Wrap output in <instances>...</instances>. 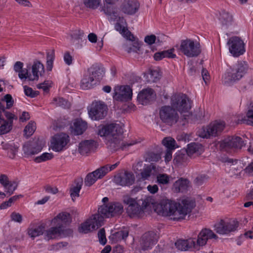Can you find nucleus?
Masks as SVG:
<instances>
[{
    "mask_svg": "<svg viewBox=\"0 0 253 253\" xmlns=\"http://www.w3.org/2000/svg\"><path fill=\"white\" fill-rule=\"evenodd\" d=\"M170 106L166 105L162 107L159 112V117L162 122L167 125L172 126L178 120L179 116L177 111L184 117H189L191 113L190 110L192 102L189 97L183 93H176L170 97Z\"/></svg>",
    "mask_w": 253,
    "mask_h": 253,
    "instance_id": "f257e3e1",
    "label": "nucleus"
},
{
    "mask_svg": "<svg viewBox=\"0 0 253 253\" xmlns=\"http://www.w3.org/2000/svg\"><path fill=\"white\" fill-rule=\"evenodd\" d=\"M195 205V202L189 198H184L178 203L169 199H163L156 202L154 199L152 209L160 215L170 220H179L183 219Z\"/></svg>",
    "mask_w": 253,
    "mask_h": 253,
    "instance_id": "f03ea898",
    "label": "nucleus"
},
{
    "mask_svg": "<svg viewBox=\"0 0 253 253\" xmlns=\"http://www.w3.org/2000/svg\"><path fill=\"white\" fill-rule=\"evenodd\" d=\"M97 133L104 139L108 147L113 150L124 149L126 146L134 145L142 141L141 139L139 138L125 144L123 141V128L121 125L117 123L100 125L97 127Z\"/></svg>",
    "mask_w": 253,
    "mask_h": 253,
    "instance_id": "7ed1b4c3",
    "label": "nucleus"
},
{
    "mask_svg": "<svg viewBox=\"0 0 253 253\" xmlns=\"http://www.w3.org/2000/svg\"><path fill=\"white\" fill-rule=\"evenodd\" d=\"M123 201L128 205L126 212L130 217H141L145 212L149 213L151 211L154 198L151 197H146L142 200L141 207L136 199L128 196L125 197Z\"/></svg>",
    "mask_w": 253,
    "mask_h": 253,
    "instance_id": "20e7f679",
    "label": "nucleus"
},
{
    "mask_svg": "<svg viewBox=\"0 0 253 253\" xmlns=\"http://www.w3.org/2000/svg\"><path fill=\"white\" fill-rule=\"evenodd\" d=\"M70 214L66 212L59 213L51 220L53 226L46 232L47 238L54 239L65 236V227L71 221Z\"/></svg>",
    "mask_w": 253,
    "mask_h": 253,
    "instance_id": "39448f33",
    "label": "nucleus"
},
{
    "mask_svg": "<svg viewBox=\"0 0 253 253\" xmlns=\"http://www.w3.org/2000/svg\"><path fill=\"white\" fill-rule=\"evenodd\" d=\"M114 28L128 41L125 45V49L128 53L137 52L140 50L141 43L128 30L125 19L115 23Z\"/></svg>",
    "mask_w": 253,
    "mask_h": 253,
    "instance_id": "423d86ee",
    "label": "nucleus"
},
{
    "mask_svg": "<svg viewBox=\"0 0 253 253\" xmlns=\"http://www.w3.org/2000/svg\"><path fill=\"white\" fill-rule=\"evenodd\" d=\"M248 66L246 62L241 61L227 69L222 77L223 82L230 84L240 80L247 72Z\"/></svg>",
    "mask_w": 253,
    "mask_h": 253,
    "instance_id": "0eeeda50",
    "label": "nucleus"
},
{
    "mask_svg": "<svg viewBox=\"0 0 253 253\" xmlns=\"http://www.w3.org/2000/svg\"><path fill=\"white\" fill-rule=\"evenodd\" d=\"M103 6L100 7V12H103L107 16L108 21L112 23L121 22L122 19H125L120 12V10L115 3L118 0H103Z\"/></svg>",
    "mask_w": 253,
    "mask_h": 253,
    "instance_id": "6e6552de",
    "label": "nucleus"
},
{
    "mask_svg": "<svg viewBox=\"0 0 253 253\" xmlns=\"http://www.w3.org/2000/svg\"><path fill=\"white\" fill-rule=\"evenodd\" d=\"M70 143L69 135L66 133L59 132L51 136L49 148L55 152H61L66 150Z\"/></svg>",
    "mask_w": 253,
    "mask_h": 253,
    "instance_id": "1a4fd4ad",
    "label": "nucleus"
},
{
    "mask_svg": "<svg viewBox=\"0 0 253 253\" xmlns=\"http://www.w3.org/2000/svg\"><path fill=\"white\" fill-rule=\"evenodd\" d=\"M104 204L98 208V212L105 217L113 216L117 214L121 213L123 211V206L118 202L110 203L105 204L108 201L107 197H104L102 200Z\"/></svg>",
    "mask_w": 253,
    "mask_h": 253,
    "instance_id": "9d476101",
    "label": "nucleus"
},
{
    "mask_svg": "<svg viewBox=\"0 0 253 253\" xmlns=\"http://www.w3.org/2000/svg\"><path fill=\"white\" fill-rule=\"evenodd\" d=\"M103 217L99 213L91 215L81 224L79 228L80 232L87 233L98 228L101 225Z\"/></svg>",
    "mask_w": 253,
    "mask_h": 253,
    "instance_id": "9b49d317",
    "label": "nucleus"
},
{
    "mask_svg": "<svg viewBox=\"0 0 253 253\" xmlns=\"http://www.w3.org/2000/svg\"><path fill=\"white\" fill-rule=\"evenodd\" d=\"M225 127L223 121H215L211 123L206 127H202L197 131L198 135L202 138L214 136L221 132Z\"/></svg>",
    "mask_w": 253,
    "mask_h": 253,
    "instance_id": "f8f14e48",
    "label": "nucleus"
},
{
    "mask_svg": "<svg viewBox=\"0 0 253 253\" xmlns=\"http://www.w3.org/2000/svg\"><path fill=\"white\" fill-rule=\"evenodd\" d=\"M217 236L211 229H203L198 234L197 238L191 237L193 241L195 251L200 250L205 246L209 239H216Z\"/></svg>",
    "mask_w": 253,
    "mask_h": 253,
    "instance_id": "ddd939ff",
    "label": "nucleus"
},
{
    "mask_svg": "<svg viewBox=\"0 0 253 253\" xmlns=\"http://www.w3.org/2000/svg\"><path fill=\"white\" fill-rule=\"evenodd\" d=\"M237 228V222L231 219H221L214 226V230L220 235H228L236 231Z\"/></svg>",
    "mask_w": 253,
    "mask_h": 253,
    "instance_id": "4468645a",
    "label": "nucleus"
},
{
    "mask_svg": "<svg viewBox=\"0 0 253 253\" xmlns=\"http://www.w3.org/2000/svg\"><path fill=\"white\" fill-rule=\"evenodd\" d=\"M179 49L184 55L190 57L197 56L201 52L199 43L190 39L182 41Z\"/></svg>",
    "mask_w": 253,
    "mask_h": 253,
    "instance_id": "2eb2a0df",
    "label": "nucleus"
},
{
    "mask_svg": "<svg viewBox=\"0 0 253 253\" xmlns=\"http://www.w3.org/2000/svg\"><path fill=\"white\" fill-rule=\"evenodd\" d=\"M227 45L229 52L234 57L243 55L246 51L244 41L238 37H232L229 39Z\"/></svg>",
    "mask_w": 253,
    "mask_h": 253,
    "instance_id": "dca6fc26",
    "label": "nucleus"
},
{
    "mask_svg": "<svg viewBox=\"0 0 253 253\" xmlns=\"http://www.w3.org/2000/svg\"><path fill=\"white\" fill-rule=\"evenodd\" d=\"M132 95V89L128 85H117L114 87L112 97L115 100L127 101L131 99Z\"/></svg>",
    "mask_w": 253,
    "mask_h": 253,
    "instance_id": "f3484780",
    "label": "nucleus"
},
{
    "mask_svg": "<svg viewBox=\"0 0 253 253\" xmlns=\"http://www.w3.org/2000/svg\"><path fill=\"white\" fill-rule=\"evenodd\" d=\"M89 117L92 120H99L103 119L107 113V107L100 102H94L92 103L88 109Z\"/></svg>",
    "mask_w": 253,
    "mask_h": 253,
    "instance_id": "a211bd4d",
    "label": "nucleus"
},
{
    "mask_svg": "<svg viewBox=\"0 0 253 253\" xmlns=\"http://www.w3.org/2000/svg\"><path fill=\"white\" fill-rule=\"evenodd\" d=\"M219 147L222 150L228 151L231 149H241L244 143L240 137L229 136L219 142Z\"/></svg>",
    "mask_w": 253,
    "mask_h": 253,
    "instance_id": "6ab92c4d",
    "label": "nucleus"
},
{
    "mask_svg": "<svg viewBox=\"0 0 253 253\" xmlns=\"http://www.w3.org/2000/svg\"><path fill=\"white\" fill-rule=\"evenodd\" d=\"M140 3L138 0H124L121 7V11L127 15H133L139 10Z\"/></svg>",
    "mask_w": 253,
    "mask_h": 253,
    "instance_id": "aec40b11",
    "label": "nucleus"
},
{
    "mask_svg": "<svg viewBox=\"0 0 253 253\" xmlns=\"http://www.w3.org/2000/svg\"><path fill=\"white\" fill-rule=\"evenodd\" d=\"M158 238V235L154 231H150L145 233L140 241L142 249L145 250L152 248L156 244Z\"/></svg>",
    "mask_w": 253,
    "mask_h": 253,
    "instance_id": "412c9836",
    "label": "nucleus"
},
{
    "mask_svg": "<svg viewBox=\"0 0 253 253\" xmlns=\"http://www.w3.org/2000/svg\"><path fill=\"white\" fill-rule=\"evenodd\" d=\"M42 150V147L34 142L25 143L22 148L23 156L26 158H31Z\"/></svg>",
    "mask_w": 253,
    "mask_h": 253,
    "instance_id": "4be33fe9",
    "label": "nucleus"
},
{
    "mask_svg": "<svg viewBox=\"0 0 253 253\" xmlns=\"http://www.w3.org/2000/svg\"><path fill=\"white\" fill-rule=\"evenodd\" d=\"M44 73V68L43 64L39 61H35L32 66L31 72L28 71L27 80L31 81H37L39 77L42 76Z\"/></svg>",
    "mask_w": 253,
    "mask_h": 253,
    "instance_id": "5701e85b",
    "label": "nucleus"
},
{
    "mask_svg": "<svg viewBox=\"0 0 253 253\" xmlns=\"http://www.w3.org/2000/svg\"><path fill=\"white\" fill-rule=\"evenodd\" d=\"M115 181L116 183L122 186H130L134 182L135 177L132 172L126 171L124 173L116 175Z\"/></svg>",
    "mask_w": 253,
    "mask_h": 253,
    "instance_id": "b1692460",
    "label": "nucleus"
},
{
    "mask_svg": "<svg viewBox=\"0 0 253 253\" xmlns=\"http://www.w3.org/2000/svg\"><path fill=\"white\" fill-rule=\"evenodd\" d=\"M156 94L151 88L143 89L137 96L138 101L142 105H146L154 99Z\"/></svg>",
    "mask_w": 253,
    "mask_h": 253,
    "instance_id": "393cba45",
    "label": "nucleus"
},
{
    "mask_svg": "<svg viewBox=\"0 0 253 253\" xmlns=\"http://www.w3.org/2000/svg\"><path fill=\"white\" fill-rule=\"evenodd\" d=\"M97 146V143L94 140H84L80 143L78 150L82 155H84L94 151Z\"/></svg>",
    "mask_w": 253,
    "mask_h": 253,
    "instance_id": "a878e982",
    "label": "nucleus"
},
{
    "mask_svg": "<svg viewBox=\"0 0 253 253\" xmlns=\"http://www.w3.org/2000/svg\"><path fill=\"white\" fill-rule=\"evenodd\" d=\"M128 235V230L127 228H123L118 231H112L109 237L112 243H116L122 240H125Z\"/></svg>",
    "mask_w": 253,
    "mask_h": 253,
    "instance_id": "bb28decb",
    "label": "nucleus"
},
{
    "mask_svg": "<svg viewBox=\"0 0 253 253\" xmlns=\"http://www.w3.org/2000/svg\"><path fill=\"white\" fill-rule=\"evenodd\" d=\"M71 131L74 135L82 134L86 129L87 124L81 119L74 120L71 125Z\"/></svg>",
    "mask_w": 253,
    "mask_h": 253,
    "instance_id": "cd10ccee",
    "label": "nucleus"
},
{
    "mask_svg": "<svg viewBox=\"0 0 253 253\" xmlns=\"http://www.w3.org/2000/svg\"><path fill=\"white\" fill-rule=\"evenodd\" d=\"M204 151L202 145L199 143H191L187 146V154L190 157H196L200 155Z\"/></svg>",
    "mask_w": 253,
    "mask_h": 253,
    "instance_id": "c85d7f7f",
    "label": "nucleus"
},
{
    "mask_svg": "<svg viewBox=\"0 0 253 253\" xmlns=\"http://www.w3.org/2000/svg\"><path fill=\"white\" fill-rule=\"evenodd\" d=\"M176 248L180 251H194L193 241L191 238L187 240H178L175 243Z\"/></svg>",
    "mask_w": 253,
    "mask_h": 253,
    "instance_id": "c756f323",
    "label": "nucleus"
},
{
    "mask_svg": "<svg viewBox=\"0 0 253 253\" xmlns=\"http://www.w3.org/2000/svg\"><path fill=\"white\" fill-rule=\"evenodd\" d=\"M103 174L101 172L100 169H98L91 173L87 175L85 179V184L90 186L92 185L98 179L103 177Z\"/></svg>",
    "mask_w": 253,
    "mask_h": 253,
    "instance_id": "7c9ffc66",
    "label": "nucleus"
},
{
    "mask_svg": "<svg viewBox=\"0 0 253 253\" xmlns=\"http://www.w3.org/2000/svg\"><path fill=\"white\" fill-rule=\"evenodd\" d=\"M189 186V181L187 179L182 178L178 179L173 185V188L176 192H184L188 189Z\"/></svg>",
    "mask_w": 253,
    "mask_h": 253,
    "instance_id": "2f4dec72",
    "label": "nucleus"
},
{
    "mask_svg": "<svg viewBox=\"0 0 253 253\" xmlns=\"http://www.w3.org/2000/svg\"><path fill=\"white\" fill-rule=\"evenodd\" d=\"M23 63L20 61H17L14 65L13 69L15 72L18 73L19 79L22 81L27 79L28 70L23 69Z\"/></svg>",
    "mask_w": 253,
    "mask_h": 253,
    "instance_id": "473e14b6",
    "label": "nucleus"
},
{
    "mask_svg": "<svg viewBox=\"0 0 253 253\" xmlns=\"http://www.w3.org/2000/svg\"><path fill=\"white\" fill-rule=\"evenodd\" d=\"M94 79L87 73L85 74L81 82V87L84 90L91 88L95 84Z\"/></svg>",
    "mask_w": 253,
    "mask_h": 253,
    "instance_id": "72a5a7b5",
    "label": "nucleus"
},
{
    "mask_svg": "<svg viewBox=\"0 0 253 253\" xmlns=\"http://www.w3.org/2000/svg\"><path fill=\"white\" fill-rule=\"evenodd\" d=\"M2 148L4 150H7L9 153V157L11 159H13L16 154L18 146L15 145L12 142H1V144Z\"/></svg>",
    "mask_w": 253,
    "mask_h": 253,
    "instance_id": "f704fd0d",
    "label": "nucleus"
},
{
    "mask_svg": "<svg viewBox=\"0 0 253 253\" xmlns=\"http://www.w3.org/2000/svg\"><path fill=\"white\" fill-rule=\"evenodd\" d=\"M161 76L160 70L158 68L150 69L146 75L147 81L150 83L157 82Z\"/></svg>",
    "mask_w": 253,
    "mask_h": 253,
    "instance_id": "c9c22d12",
    "label": "nucleus"
},
{
    "mask_svg": "<svg viewBox=\"0 0 253 253\" xmlns=\"http://www.w3.org/2000/svg\"><path fill=\"white\" fill-rule=\"evenodd\" d=\"M175 57L176 55L174 53V49L173 48L158 52L154 55V58L156 61H160L164 58H173Z\"/></svg>",
    "mask_w": 253,
    "mask_h": 253,
    "instance_id": "e433bc0d",
    "label": "nucleus"
},
{
    "mask_svg": "<svg viewBox=\"0 0 253 253\" xmlns=\"http://www.w3.org/2000/svg\"><path fill=\"white\" fill-rule=\"evenodd\" d=\"M82 3L87 8L91 10L99 9L100 11V7L103 6L102 0H82Z\"/></svg>",
    "mask_w": 253,
    "mask_h": 253,
    "instance_id": "4c0bfd02",
    "label": "nucleus"
},
{
    "mask_svg": "<svg viewBox=\"0 0 253 253\" xmlns=\"http://www.w3.org/2000/svg\"><path fill=\"white\" fill-rule=\"evenodd\" d=\"M43 232V227L42 226L30 225L27 229V234L32 239L42 235Z\"/></svg>",
    "mask_w": 253,
    "mask_h": 253,
    "instance_id": "58836bf2",
    "label": "nucleus"
},
{
    "mask_svg": "<svg viewBox=\"0 0 253 253\" xmlns=\"http://www.w3.org/2000/svg\"><path fill=\"white\" fill-rule=\"evenodd\" d=\"M157 182L161 186L169 185L172 180V177L166 173H159L156 177Z\"/></svg>",
    "mask_w": 253,
    "mask_h": 253,
    "instance_id": "ea45409f",
    "label": "nucleus"
},
{
    "mask_svg": "<svg viewBox=\"0 0 253 253\" xmlns=\"http://www.w3.org/2000/svg\"><path fill=\"white\" fill-rule=\"evenodd\" d=\"M87 74L92 76L95 82L96 80L99 79L103 76L104 70L102 68L92 67L88 70Z\"/></svg>",
    "mask_w": 253,
    "mask_h": 253,
    "instance_id": "a19ab883",
    "label": "nucleus"
},
{
    "mask_svg": "<svg viewBox=\"0 0 253 253\" xmlns=\"http://www.w3.org/2000/svg\"><path fill=\"white\" fill-rule=\"evenodd\" d=\"M238 121L253 126V106L248 110L246 116H241Z\"/></svg>",
    "mask_w": 253,
    "mask_h": 253,
    "instance_id": "79ce46f5",
    "label": "nucleus"
},
{
    "mask_svg": "<svg viewBox=\"0 0 253 253\" xmlns=\"http://www.w3.org/2000/svg\"><path fill=\"white\" fill-rule=\"evenodd\" d=\"M55 59V51L53 49H49L46 52V68L51 71L53 68V62Z\"/></svg>",
    "mask_w": 253,
    "mask_h": 253,
    "instance_id": "37998d69",
    "label": "nucleus"
},
{
    "mask_svg": "<svg viewBox=\"0 0 253 253\" xmlns=\"http://www.w3.org/2000/svg\"><path fill=\"white\" fill-rule=\"evenodd\" d=\"M162 143L168 150H174L178 147L175 140L170 137L164 138L162 141Z\"/></svg>",
    "mask_w": 253,
    "mask_h": 253,
    "instance_id": "c03bdc74",
    "label": "nucleus"
},
{
    "mask_svg": "<svg viewBox=\"0 0 253 253\" xmlns=\"http://www.w3.org/2000/svg\"><path fill=\"white\" fill-rule=\"evenodd\" d=\"M155 169V167L152 164L145 166L143 171L141 172V178L143 180L148 179L151 176L152 170H154Z\"/></svg>",
    "mask_w": 253,
    "mask_h": 253,
    "instance_id": "a18cd8bd",
    "label": "nucleus"
},
{
    "mask_svg": "<svg viewBox=\"0 0 253 253\" xmlns=\"http://www.w3.org/2000/svg\"><path fill=\"white\" fill-rule=\"evenodd\" d=\"M82 188V183L78 182L76 183L75 186L72 187L70 189V195L73 201H74L77 197L79 196V193Z\"/></svg>",
    "mask_w": 253,
    "mask_h": 253,
    "instance_id": "49530a36",
    "label": "nucleus"
},
{
    "mask_svg": "<svg viewBox=\"0 0 253 253\" xmlns=\"http://www.w3.org/2000/svg\"><path fill=\"white\" fill-rule=\"evenodd\" d=\"M36 129V126L35 123L34 122H30L25 127L24 130V134L27 137H29L34 133Z\"/></svg>",
    "mask_w": 253,
    "mask_h": 253,
    "instance_id": "de8ad7c7",
    "label": "nucleus"
},
{
    "mask_svg": "<svg viewBox=\"0 0 253 253\" xmlns=\"http://www.w3.org/2000/svg\"><path fill=\"white\" fill-rule=\"evenodd\" d=\"M53 157V155L51 153H43L40 156L37 157L35 158L34 161L35 162L40 163L42 162H45L52 159Z\"/></svg>",
    "mask_w": 253,
    "mask_h": 253,
    "instance_id": "09e8293b",
    "label": "nucleus"
},
{
    "mask_svg": "<svg viewBox=\"0 0 253 253\" xmlns=\"http://www.w3.org/2000/svg\"><path fill=\"white\" fill-rule=\"evenodd\" d=\"M52 103L55 105L61 106L63 108H68L70 106L68 101L60 97L54 98Z\"/></svg>",
    "mask_w": 253,
    "mask_h": 253,
    "instance_id": "8fccbe9b",
    "label": "nucleus"
},
{
    "mask_svg": "<svg viewBox=\"0 0 253 253\" xmlns=\"http://www.w3.org/2000/svg\"><path fill=\"white\" fill-rule=\"evenodd\" d=\"M52 85L53 83L51 81L46 80L42 83L38 84L37 85V87L38 89H42L45 92H47Z\"/></svg>",
    "mask_w": 253,
    "mask_h": 253,
    "instance_id": "3c124183",
    "label": "nucleus"
},
{
    "mask_svg": "<svg viewBox=\"0 0 253 253\" xmlns=\"http://www.w3.org/2000/svg\"><path fill=\"white\" fill-rule=\"evenodd\" d=\"M17 187V183L15 181H10L4 187L5 192L9 194V195H11L13 192L16 190Z\"/></svg>",
    "mask_w": 253,
    "mask_h": 253,
    "instance_id": "603ef678",
    "label": "nucleus"
},
{
    "mask_svg": "<svg viewBox=\"0 0 253 253\" xmlns=\"http://www.w3.org/2000/svg\"><path fill=\"white\" fill-rule=\"evenodd\" d=\"M221 161L224 164V166L226 168L233 167L232 168L233 169H236L238 168L237 167L236 168L234 167L236 165L238 164H240V162H238L237 160H233L228 158H223Z\"/></svg>",
    "mask_w": 253,
    "mask_h": 253,
    "instance_id": "864d4df0",
    "label": "nucleus"
},
{
    "mask_svg": "<svg viewBox=\"0 0 253 253\" xmlns=\"http://www.w3.org/2000/svg\"><path fill=\"white\" fill-rule=\"evenodd\" d=\"M220 19L223 24L228 26L232 21V16L228 13H223L221 15Z\"/></svg>",
    "mask_w": 253,
    "mask_h": 253,
    "instance_id": "5fc2aeb1",
    "label": "nucleus"
},
{
    "mask_svg": "<svg viewBox=\"0 0 253 253\" xmlns=\"http://www.w3.org/2000/svg\"><path fill=\"white\" fill-rule=\"evenodd\" d=\"M23 88L25 95L31 98H34L39 94V91H34L31 87H30L27 85H24L23 86Z\"/></svg>",
    "mask_w": 253,
    "mask_h": 253,
    "instance_id": "6e6d98bb",
    "label": "nucleus"
},
{
    "mask_svg": "<svg viewBox=\"0 0 253 253\" xmlns=\"http://www.w3.org/2000/svg\"><path fill=\"white\" fill-rule=\"evenodd\" d=\"M119 163V162H117L114 165H112L111 166L106 165L99 168L101 170V172L103 174V176H104L108 172L115 169L118 166Z\"/></svg>",
    "mask_w": 253,
    "mask_h": 253,
    "instance_id": "4d7b16f0",
    "label": "nucleus"
},
{
    "mask_svg": "<svg viewBox=\"0 0 253 253\" xmlns=\"http://www.w3.org/2000/svg\"><path fill=\"white\" fill-rule=\"evenodd\" d=\"M19 196H14L11 197L8 201L2 203L0 206V209L1 210L6 209L8 207L11 206L12 204L16 201L19 198Z\"/></svg>",
    "mask_w": 253,
    "mask_h": 253,
    "instance_id": "13d9d810",
    "label": "nucleus"
},
{
    "mask_svg": "<svg viewBox=\"0 0 253 253\" xmlns=\"http://www.w3.org/2000/svg\"><path fill=\"white\" fill-rule=\"evenodd\" d=\"M2 100L6 102V108L7 109H10L13 105L14 100L11 95L9 94L4 95Z\"/></svg>",
    "mask_w": 253,
    "mask_h": 253,
    "instance_id": "bf43d9fd",
    "label": "nucleus"
},
{
    "mask_svg": "<svg viewBox=\"0 0 253 253\" xmlns=\"http://www.w3.org/2000/svg\"><path fill=\"white\" fill-rule=\"evenodd\" d=\"M11 220L17 222L18 223H21L23 221L22 215L19 213L13 212L10 215Z\"/></svg>",
    "mask_w": 253,
    "mask_h": 253,
    "instance_id": "052dcab7",
    "label": "nucleus"
},
{
    "mask_svg": "<svg viewBox=\"0 0 253 253\" xmlns=\"http://www.w3.org/2000/svg\"><path fill=\"white\" fill-rule=\"evenodd\" d=\"M11 128V125L8 122H5L0 126V135L8 132Z\"/></svg>",
    "mask_w": 253,
    "mask_h": 253,
    "instance_id": "680f3d73",
    "label": "nucleus"
},
{
    "mask_svg": "<svg viewBox=\"0 0 253 253\" xmlns=\"http://www.w3.org/2000/svg\"><path fill=\"white\" fill-rule=\"evenodd\" d=\"M98 237L100 244L104 245L106 243L107 239L106 238L105 232L104 229H101L98 231Z\"/></svg>",
    "mask_w": 253,
    "mask_h": 253,
    "instance_id": "e2e57ef3",
    "label": "nucleus"
},
{
    "mask_svg": "<svg viewBox=\"0 0 253 253\" xmlns=\"http://www.w3.org/2000/svg\"><path fill=\"white\" fill-rule=\"evenodd\" d=\"M63 59L65 63L68 65H70L73 63V57L70 54V53L68 51L65 52L64 53L63 56Z\"/></svg>",
    "mask_w": 253,
    "mask_h": 253,
    "instance_id": "0e129e2a",
    "label": "nucleus"
},
{
    "mask_svg": "<svg viewBox=\"0 0 253 253\" xmlns=\"http://www.w3.org/2000/svg\"><path fill=\"white\" fill-rule=\"evenodd\" d=\"M71 42L75 44L77 48H80L81 46L79 43L82 42V40L80 36H71L69 37Z\"/></svg>",
    "mask_w": 253,
    "mask_h": 253,
    "instance_id": "69168bd1",
    "label": "nucleus"
},
{
    "mask_svg": "<svg viewBox=\"0 0 253 253\" xmlns=\"http://www.w3.org/2000/svg\"><path fill=\"white\" fill-rule=\"evenodd\" d=\"M44 189H45V191L46 192H47L48 193H51L52 194H55L58 192V189L57 187H52L49 185H47V186H45Z\"/></svg>",
    "mask_w": 253,
    "mask_h": 253,
    "instance_id": "338daca9",
    "label": "nucleus"
},
{
    "mask_svg": "<svg viewBox=\"0 0 253 253\" xmlns=\"http://www.w3.org/2000/svg\"><path fill=\"white\" fill-rule=\"evenodd\" d=\"M156 40V36L154 35H151L145 37L144 39V41L146 43H148V44H152L155 42Z\"/></svg>",
    "mask_w": 253,
    "mask_h": 253,
    "instance_id": "774afa93",
    "label": "nucleus"
}]
</instances>
